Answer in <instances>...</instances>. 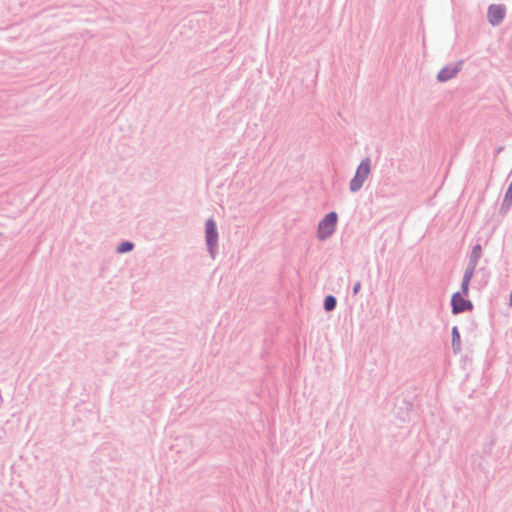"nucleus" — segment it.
Returning <instances> with one entry per match:
<instances>
[{
	"label": "nucleus",
	"instance_id": "obj_3",
	"mask_svg": "<svg viewBox=\"0 0 512 512\" xmlns=\"http://www.w3.org/2000/svg\"><path fill=\"white\" fill-rule=\"evenodd\" d=\"M451 304L452 312L454 314L468 311L473 308L472 303L469 300H465L459 292L453 294Z\"/></svg>",
	"mask_w": 512,
	"mask_h": 512
},
{
	"label": "nucleus",
	"instance_id": "obj_8",
	"mask_svg": "<svg viewBox=\"0 0 512 512\" xmlns=\"http://www.w3.org/2000/svg\"><path fill=\"white\" fill-rule=\"evenodd\" d=\"M336 305V299L333 296H327L324 300V307L327 311L334 309Z\"/></svg>",
	"mask_w": 512,
	"mask_h": 512
},
{
	"label": "nucleus",
	"instance_id": "obj_9",
	"mask_svg": "<svg viewBox=\"0 0 512 512\" xmlns=\"http://www.w3.org/2000/svg\"><path fill=\"white\" fill-rule=\"evenodd\" d=\"M452 334H453V338H452L453 347L459 348V345H460V335H459L458 329L456 327L453 328Z\"/></svg>",
	"mask_w": 512,
	"mask_h": 512
},
{
	"label": "nucleus",
	"instance_id": "obj_7",
	"mask_svg": "<svg viewBox=\"0 0 512 512\" xmlns=\"http://www.w3.org/2000/svg\"><path fill=\"white\" fill-rule=\"evenodd\" d=\"M474 268H475V264H470L469 267L466 269L465 273H464V277H463V281H462V293L464 295H467L468 294V287H469V283H470V280L473 276V273H474Z\"/></svg>",
	"mask_w": 512,
	"mask_h": 512
},
{
	"label": "nucleus",
	"instance_id": "obj_4",
	"mask_svg": "<svg viewBox=\"0 0 512 512\" xmlns=\"http://www.w3.org/2000/svg\"><path fill=\"white\" fill-rule=\"evenodd\" d=\"M505 16V9L501 5H492L488 10V20L492 25L499 24Z\"/></svg>",
	"mask_w": 512,
	"mask_h": 512
},
{
	"label": "nucleus",
	"instance_id": "obj_1",
	"mask_svg": "<svg viewBox=\"0 0 512 512\" xmlns=\"http://www.w3.org/2000/svg\"><path fill=\"white\" fill-rule=\"evenodd\" d=\"M370 174V160H363L357 168L355 177L350 182V189L355 192L359 190L368 175Z\"/></svg>",
	"mask_w": 512,
	"mask_h": 512
},
{
	"label": "nucleus",
	"instance_id": "obj_11",
	"mask_svg": "<svg viewBox=\"0 0 512 512\" xmlns=\"http://www.w3.org/2000/svg\"><path fill=\"white\" fill-rule=\"evenodd\" d=\"M360 289V283H356V285L354 286V293H357Z\"/></svg>",
	"mask_w": 512,
	"mask_h": 512
},
{
	"label": "nucleus",
	"instance_id": "obj_10",
	"mask_svg": "<svg viewBox=\"0 0 512 512\" xmlns=\"http://www.w3.org/2000/svg\"><path fill=\"white\" fill-rule=\"evenodd\" d=\"M133 244L130 242H123L121 245L118 246L117 251L119 253H126L132 250Z\"/></svg>",
	"mask_w": 512,
	"mask_h": 512
},
{
	"label": "nucleus",
	"instance_id": "obj_2",
	"mask_svg": "<svg viewBox=\"0 0 512 512\" xmlns=\"http://www.w3.org/2000/svg\"><path fill=\"white\" fill-rule=\"evenodd\" d=\"M337 218L338 217L335 212H330L321 220L318 226V236L320 239H325L334 232Z\"/></svg>",
	"mask_w": 512,
	"mask_h": 512
},
{
	"label": "nucleus",
	"instance_id": "obj_6",
	"mask_svg": "<svg viewBox=\"0 0 512 512\" xmlns=\"http://www.w3.org/2000/svg\"><path fill=\"white\" fill-rule=\"evenodd\" d=\"M218 238V233L216 230L215 222L211 219H209L206 222V240L207 244L210 246V248H213V246L216 244Z\"/></svg>",
	"mask_w": 512,
	"mask_h": 512
},
{
	"label": "nucleus",
	"instance_id": "obj_5",
	"mask_svg": "<svg viewBox=\"0 0 512 512\" xmlns=\"http://www.w3.org/2000/svg\"><path fill=\"white\" fill-rule=\"evenodd\" d=\"M461 69V63L444 67L437 75L439 81L444 82L452 79Z\"/></svg>",
	"mask_w": 512,
	"mask_h": 512
}]
</instances>
